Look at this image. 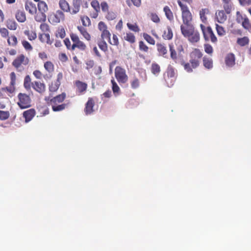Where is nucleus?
Listing matches in <instances>:
<instances>
[{"mask_svg":"<svg viewBox=\"0 0 251 251\" xmlns=\"http://www.w3.org/2000/svg\"><path fill=\"white\" fill-rule=\"evenodd\" d=\"M98 46L103 51L106 52L108 50V45L104 40L101 39L98 41Z\"/></svg>","mask_w":251,"mask_h":251,"instance_id":"42","label":"nucleus"},{"mask_svg":"<svg viewBox=\"0 0 251 251\" xmlns=\"http://www.w3.org/2000/svg\"><path fill=\"white\" fill-rule=\"evenodd\" d=\"M36 115V111L34 108H31L25 111L23 113V117L25 119V123L30 122Z\"/></svg>","mask_w":251,"mask_h":251,"instance_id":"21","label":"nucleus"},{"mask_svg":"<svg viewBox=\"0 0 251 251\" xmlns=\"http://www.w3.org/2000/svg\"><path fill=\"white\" fill-rule=\"evenodd\" d=\"M173 36L172 30L170 26H168L166 30L164 31L162 37L165 40H171Z\"/></svg>","mask_w":251,"mask_h":251,"instance_id":"31","label":"nucleus"},{"mask_svg":"<svg viewBox=\"0 0 251 251\" xmlns=\"http://www.w3.org/2000/svg\"><path fill=\"white\" fill-rule=\"evenodd\" d=\"M7 43L9 46L15 47L18 44V40L14 35H11L7 37Z\"/></svg>","mask_w":251,"mask_h":251,"instance_id":"39","label":"nucleus"},{"mask_svg":"<svg viewBox=\"0 0 251 251\" xmlns=\"http://www.w3.org/2000/svg\"><path fill=\"white\" fill-rule=\"evenodd\" d=\"M151 73L156 75H158L161 71L160 66L156 63H153L151 65Z\"/></svg>","mask_w":251,"mask_h":251,"instance_id":"41","label":"nucleus"},{"mask_svg":"<svg viewBox=\"0 0 251 251\" xmlns=\"http://www.w3.org/2000/svg\"><path fill=\"white\" fill-rule=\"evenodd\" d=\"M194 28L195 26L192 23L182 24L180 25L181 32L184 37Z\"/></svg>","mask_w":251,"mask_h":251,"instance_id":"19","label":"nucleus"},{"mask_svg":"<svg viewBox=\"0 0 251 251\" xmlns=\"http://www.w3.org/2000/svg\"><path fill=\"white\" fill-rule=\"evenodd\" d=\"M35 20L38 22H44L46 20V15L43 12H39L35 16Z\"/></svg>","mask_w":251,"mask_h":251,"instance_id":"40","label":"nucleus"},{"mask_svg":"<svg viewBox=\"0 0 251 251\" xmlns=\"http://www.w3.org/2000/svg\"><path fill=\"white\" fill-rule=\"evenodd\" d=\"M115 76L119 83L125 84L128 79L126 70L121 66H117L115 69Z\"/></svg>","mask_w":251,"mask_h":251,"instance_id":"9","label":"nucleus"},{"mask_svg":"<svg viewBox=\"0 0 251 251\" xmlns=\"http://www.w3.org/2000/svg\"><path fill=\"white\" fill-rule=\"evenodd\" d=\"M126 3L129 6L133 4L136 7H139L141 4V0H126Z\"/></svg>","mask_w":251,"mask_h":251,"instance_id":"53","label":"nucleus"},{"mask_svg":"<svg viewBox=\"0 0 251 251\" xmlns=\"http://www.w3.org/2000/svg\"><path fill=\"white\" fill-rule=\"evenodd\" d=\"M157 50L159 53V54L164 57H166L168 50L167 47L165 44L157 43L156 44Z\"/></svg>","mask_w":251,"mask_h":251,"instance_id":"23","label":"nucleus"},{"mask_svg":"<svg viewBox=\"0 0 251 251\" xmlns=\"http://www.w3.org/2000/svg\"><path fill=\"white\" fill-rule=\"evenodd\" d=\"M215 18L218 23L223 24L227 20L226 13L224 10H217L215 13Z\"/></svg>","mask_w":251,"mask_h":251,"instance_id":"20","label":"nucleus"},{"mask_svg":"<svg viewBox=\"0 0 251 251\" xmlns=\"http://www.w3.org/2000/svg\"><path fill=\"white\" fill-rule=\"evenodd\" d=\"M94 105L95 102L93 99L92 98H89L84 109V111L86 115L90 114L93 112Z\"/></svg>","mask_w":251,"mask_h":251,"instance_id":"22","label":"nucleus"},{"mask_svg":"<svg viewBox=\"0 0 251 251\" xmlns=\"http://www.w3.org/2000/svg\"><path fill=\"white\" fill-rule=\"evenodd\" d=\"M170 56L171 58L174 60L176 63H180L181 60H183L181 55L177 54L176 51L175 50L173 45H169Z\"/></svg>","mask_w":251,"mask_h":251,"instance_id":"18","label":"nucleus"},{"mask_svg":"<svg viewBox=\"0 0 251 251\" xmlns=\"http://www.w3.org/2000/svg\"><path fill=\"white\" fill-rule=\"evenodd\" d=\"M75 85L76 88V92L79 95L84 94L87 90V84L80 80H76L75 82Z\"/></svg>","mask_w":251,"mask_h":251,"instance_id":"14","label":"nucleus"},{"mask_svg":"<svg viewBox=\"0 0 251 251\" xmlns=\"http://www.w3.org/2000/svg\"><path fill=\"white\" fill-rule=\"evenodd\" d=\"M216 29L218 35L220 36H224L226 34L225 29L222 25L216 24Z\"/></svg>","mask_w":251,"mask_h":251,"instance_id":"49","label":"nucleus"},{"mask_svg":"<svg viewBox=\"0 0 251 251\" xmlns=\"http://www.w3.org/2000/svg\"><path fill=\"white\" fill-rule=\"evenodd\" d=\"M70 36L73 42V47H74V50L77 48L81 51L85 52L87 51V47L86 45L83 42L80 40L78 36L76 34L71 33L70 34Z\"/></svg>","mask_w":251,"mask_h":251,"instance_id":"7","label":"nucleus"},{"mask_svg":"<svg viewBox=\"0 0 251 251\" xmlns=\"http://www.w3.org/2000/svg\"><path fill=\"white\" fill-rule=\"evenodd\" d=\"M29 63V59L24 54H20L13 60L12 65L18 72H23Z\"/></svg>","mask_w":251,"mask_h":251,"instance_id":"3","label":"nucleus"},{"mask_svg":"<svg viewBox=\"0 0 251 251\" xmlns=\"http://www.w3.org/2000/svg\"><path fill=\"white\" fill-rule=\"evenodd\" d=\"M204 49L205 52L211 55L213 52V49L211 45L209 44H205L204 45Z\"/></svg>","mask_w":251,"mask_h":251,"instance_id":"57","label":"nucleus"},{"mask_svg":"<svg viewBox=\"0 0 251 251\" xmlns=\"http://www.w3.org/2000/svg\"><path fill=\"white\" fill-rule=\"evenodd\" d=\"M151 20L155 23H159L160 20L156 13H151L150 16Z\"/></svg>","mask_w":251,"mask_h":251,"instance_id":"62","label":"nucleus"},{"mask_svg":"<svg viewBox=\"0 0 251 251\" xmlns=\"http://www.w3.org/2000/svg\"><path fill=\"white\" fill-rule=\"evenodd\" d=\"M91 5L94 9L95 11L90 14V17L93 19H96L99 15L100 10V4L97 0H93L91 2Z\"/></svg>","mask_w":251,"mask_h":251,"instance_id":"15","label":"nucleus"},{"mask_svg":"<svg viewBox=\"0 0 251 251\" xmlns=\"http://www.w3.org/2000/svg\"><path fill=\"white\" fill-rule=\"evenodd\" d=\"M222 2L224 11L227 14H230L233 8V3H232V2L227 1Z\"/></svg>","mask_w":251,"mask_h":251,"instance_id":"36","label":"nucleus"},{"mask_svg":"<svg viewBox=\"0 0 251 251\" xmlns=\"http://www.w3.org/2000/svg\"><path fill=\"white\" fill-rule=\"evenodd\" d=\"M235 56L232 53H228L225 57V63L228 67H232L235 65Z\"/></svg>","mask_w":251,"mask_h":251,"instance_id":"26","label":"nucleus"},{"mask_svg":"<svg viewBox=\"0 0 251 251\" xmlns=\"http://www.w3.org/2000/svg\"><path fill=\"white\" fill-rule=\"evenodd\" d=\"M6 27L12 30H15L17 28L18 24L13 19H8L6 22Z\"/></svg>","mask_w":251,"mask_h":251,"instance_id":"33","label":"nucleus"},{"mask_svg":"<svg viewBox=\"0 0 251 251\" xmlns=\"http://www.w3.org/2000/svg\"><path fill=\"white\" fill-rule=\"evenodd\" d=\"M65 36L66 32L65 29L62 27L58 28L56 33V36L63 39Z\"/></svg>","mask_w":251,"mask_h":251,"instance_id":"54","label":"nucleus"},{"mask_svg":"<svg viewBox=\"0 0 251 251\" xmlns=\"http://www.w3.org/2000/svg\"><path fill=\"white\" fill-rule=\"evenodd\" d=\"M38 38L42 43H46L50 45H51L52 43V41L50 39V35L48 33H39Z\"/></svg>","mask_w":251,"mask_h":251,"instance_id":"24","label":"nucleus"},{"mask_svg":"<svg viewBox=\"0 0 251 251\" xmlns=\"http://www.w3.org/2000/svg\"><path fill=\"white\" fill-rule=\"evenodd\" d=\"M202 63L203 66L207 69L210 70L213 68V63L212 59L206 56L202 58Z\"/></svg>","mask_w":251,"mask_h":251,"instance_id":"27","label":"nucleus"},{"mask_svg":"<svg viewBox=\"0 0 251 251\" xmlns=\"http://www.w3.org/2000/svg\"><path fill=\"white\" fill-rule=\"evenodd\" d=\"M203 54L199 49L195 48L190 53L189 62H185L181 60L180 64L183 66L184 70L188 73H192L193 69L200 66L201 59Z\"/></svg>","mask_w":251,"mask_h":251,"instance_id":"1","label":"nucleus"},{"mask_svg":"<svg viewBox=\"0 0 251 251\" xmlns=\"http://www.w3.org/2000/svg\"><path fill=\"white\" fill-rule=\"evenodd\" d=\"M40 28L44 33L50 31V27L49 25L45 23H42L40 25Z\"/></svg>","mask_w":251,"mask_h":251,"instance_id":"63","label":"nucleus"},{"mask_svg":"<svg viewBox=\"0 0 251 251\" xmlns=\"http://www.w3.org/2000/svg\"><path fill=\"white\" fill-rule=\"evenodd\" d=\"M82 24L84 26H89L91 25V21L88 16H84L81 17Z\"/></svg>","mask_w":251,"mask_h":251,"instance_id":"56","label":"nucleus"},{"mask_svg":"<svg viewBox=\"0 0 251 251\" xmlns=\"http://www.w3.org/2000/svg\"><path fill=\"white\" fill-rule=\"evenodd\" d=\"M64 43L68 50L74 51V47H73V44H71V42L69 38H65L64 40Z\"/></svg>","mask_w":251,"mask_h":251,"instance_id":"59","label":"nucleus"},{"mask_svg":"<svg viewBox=\"0 0 251 251\" xmlns=\"http://www.w3.org/2000/svg\"><path fill=\"white\" fill-rule=\"evenodd\" d=\"M64 19L65 15L60 10H57L55 13L50 14L49 17V22L52 24L59 23L61 21L64 20Z\"/></svg>","mask_w":251,"mask_h":251,"instance_id":"11","label":"nucleus"},{"mask_svg":"<svg viewBox=\"0 0 251 251\" xmlns=\"http://www.w3.org/2000/svg\"><path fill=\"white\" fill-rule=\"evenodd\" d=\"M59 7L65 12H70V6L66 0H60L59 2Z\"/></svg>","mask_w":251,"mask_h":251,"instance_id":"30","label":"nucleus"},{"mask_svg":"<svg viewBox=\"0 0 251 251\" xmlns=\"http://www.w3.org/2000/svg\"><path fill=\"white\" fill-rule=\"evenodd\" d=\"M163 11L165 13L166 18L170 21L174 20V14L170 7L168 6H165L163 8Z\"/></svg>","mask_w":251,"mask_h":251,"instance_id":"35","label":"nucleus"},{"mask_svg":"<svg viewBox=\"0 0 251 251\" xmlns=\"http://www.w3.org/2000/svg\"><path fill=\"white\" fill-rule=\"evenodd\" d=\"M184 37L187 38L188 41L192 43L198 42L200 40V34L199 31L195 29V28L190 32Z\"/></svg>","mask_w":251,"mask_h":251,"instance_id":"13","label":"nucleus"},{"mask_svg":"<svg viewBox=\"0 0 251 251\" xmlns=\"http://www.w3.org/2000/svg\"><path fill=\"white\" fill-rule=\"evenodd\" d=\"M111 82L112 83V89L113 93L114 94H118L120 91V87L113 78L111 80Z\"/></svg>","mask_w":251,"mask_h":251,"instance_id":"52","label":"nucleus"},{"mask_svg":"<svg viewBox=\"0 0 251 251\" xmlns=\"http://www.w3.org/2000/svg\"><path fill=\"white\" fill-rule=\"evenodd\" d=\"M25 9L31 15L36 14L37 12L36 5L32 2H26L25 4Z\"/></svg>","mask_w":251,"mask_h":251,"instance_id":"25","label":"nucleus"},{"mask_svg":"<svg viewBox=\"0 0 251 251\" xmlns=\"http://www.w3.org/2000/svg\"><path fill=\"white\" fill-rule=\"evenodd\" d=\"M144 39L150 44L154 45L155 44V40L149 34L147 33H143Z\"/></svg>","mask_w":251,"mask_h":251,"instance_id":"45","label":"nucleus"},{"mask_svg":"<svg viewBox=\"0 0 251 251\" xmlns=\"http://www.w3.org/2000/svg\"><path fill=\"white\" fill-rule=\"evenodd\" d=\"M77 28L79 30L81 34L87 41H89L91 40V35L88 33L87 29L85 27L82 26H78L77 27Z\"/></svg>","mask_w":251,"mask_h":251,"instance_id":"29","label":"nucleus"},{"mask_svg":"<svg viewBox=\"0 0 251 251\" xmlns=\"http://www.w3.org/2000/svg\"><path fill=\"white\" fill-rule=\"evenodd\" d=\"M18 100L17 103L21 109H25L31 106V100L29 95L20 93L18 95Z\"/></svg>","mask_w":251,"mask_h":251,"instance_id":"6","label":"nucleus"},{"mask_svg":"<svg viewBox=\"0 0 251 251\" xmlns=\"http://www.w3.org/2000/svg\"><path fill=\"white\" fill-rule=\"evenodd\" d=\"M208 12L209 10L207 8L202 9L200 11V18L203 24H206L207 23V18L206 16V14H208Z\"/></svg>","mask_w":251,"mask_h":251,"instance_id":"37","label":"nucleus"},{"mask_svg":"<svg viewBox=\"0 0 251 251\" xmlns=\"http://www.w3.org/2000/svg\"><path fill=\"white\" fill-rule=\"evenodd\" d=\"M241 23H242V26L244 28H245L246 29H249L250 28V23L249 20L248 18L247 17V16H245V18L244 19V20L242 21V22Z\"/></svg>","mask_w":251,"mask_h":251,"instance_id":"60","label":"nucleus"},{"mask_svg":"<svg viewBox=\"0 0 251 251\" xmlns=\"http://www.w3.org/2000/svg\"><path fill=\"white\" fill-rule=\"evenodd\" d=\"M100 7L104 17L107 21H113L116 18V12L109 9V6L106 1L101 2Z\"/></svg>","mask_w":251,"mask_h":251,"instance_id":"8","label":"nucleus"},{"mask_svg":"<svg viewBox=\"0 0 251 251\" xmlns=\"http://www.w3.org/2000/svg\"><path fill=\"white\" fill-rule=\"evenodd\" d=\"M32 88L37 92L42 94L46 91V85L44 83L35 81L31 83Z\"/></svg>","mask_w":251,"mask_h":251,"instance_id":"17","label":"nucleus"},{"mask_svg":"<svg viewBox=\"0 0 251 251\" xmlns=\"http://www.w3.org/2000/svg\"><path fill=\"white\" fill-rule=\"evenodd\" d=\"M16 20L20 23H24L26 21V18L24 10H18L15 14Z\"/></svg>","mask_w":251,"mask_h":251,"instance_id":"28","label":"nucleus"},{"mask_svg":"<svg viewBox=\"0 0 251 251\" xmlns=\"http://www.w3.org/2000/svg\"><path fill=\"white\" fill-rule=\"evenodd\" d=\"M131 87L132 89H135L138 88L140 85V81L138 78L134 77L133 80L130 81Z\"/></svg>","mask_w":251,"mask_h":251,"instance_id":"55","label":"nucleus"},{"mask_svg":"<svg viewBox=\"0 0 251 251\" xmlns=\"http://www.w3.org/2000/svg\"><path fill=\"white\" fill-rule=\"evenodd\" d=\"M236 20L238 23H241L245 18V15H242L240 11H237L236 13Z\"/></svg>","mask_w":251,"mask_h":251,"instance_id":"61","label":"nucleus"},{"mask_svg":"<svg viewBox=\"0 0 251 251\" xmlns=\"http://www.w3.org/2000/svg\"><path fill=\"white\" fill-rule=\"evenodd\" d=\"M204 39L206 41H211L212 43L217 42V38L210 26L205 27L203 24L200 25Z\"/></svg>","mask_w":251,"mask_h":251,"instance_id":"5","label":"nucleus"},{"mask_svg":"<svg viewBox=\"0 0 251 251\" xmlns=\"http://www.w3.org/2000/svg\"><path fill=\"white\" fill-rule=\"evenodd\" d=\"M44 67L46 71L49 74H52L54 70V66L52 62L50 61H46L44 63Z\"/></svg>","mask_w":251,"mask_h":251,"instance_id":"34","label":"nucleus"},{"mask_svg":"<svg viewBox=\"0 0 251 251\" xmlns=\"http://www.w3.org/2000/svg\"><path fill=\"white\" fill-rule=\"evenodd\" d=\"M31 78L29 75H27L25 76L24 81V86L25 89L27 90H29L31 88Z\"/></svg>","mask_w":251,"mask_h":251,"instance_id":"43","label":"nucleus"},{"mask_svg":"<svg viewBox=\"0 0 251 251\" xmlns=\"http://www.w3.org/2000/svg\"><path fill=\"white\" fill-rule=\"evenodd\" d=\"M139 49L141 51L146 53L148 52L149 50V47L143 41L139 42Z\"/></svg>","mask_w":251,"mask_h":251,"instance_id":"51","label":"nucleus"},{"mask_svg":"<svg viewBox=\"0 0 251 251\" xmlns=\"http://www.w3.org/2000/svg\"><path fill=\"white\" fill-rule=\"evenodd\" d=\"M167 77L165 80L169 86H172L176 80V73L174 68L169 67L167 70Z\"/></svg>","mask_w":251,"mask_h":251,"instance_id":"12","label":"nucleus"},{"mask_svg":"<svg viewBox=\"0 0 251 251\" xmlns=\"http://www.w3.org/2000/svg\"><path fill=\"white\" fill-rule=\"evenodd\" d=\"M108 43L113 46H118L119 45V39L117 36L114 34L112 36V40H111V37L107 39Z\"/></svg>","mask_w":251,"mask_h":251,"instance_id":"48","label":"nucleus"},{"mask_svg":"<svg viewBox=\"0 0 251 251\" xmlns=\"http://www.w3.org/2000/svg\"><path fill=\"white\" fill-rule=\"evenodd\" d=\"M128 28L135 32H139L140 30V29L136 23L131 24L129 23H127L126 24Z\"/></svg>","mask_w":251,"mask_h":251,"instance_id":"46","label":"nucleus"},{"mask_svg":"<svg viewBox=\"0 0 251 251\" xmlns=\"http://www.w3.org/2000/svg\"><path fill=\"white\" fill-rule=\"evenodd\" d=\"M10 114L9 112L7 111H2L0 110V120H5L8 119L9 117Z\"/></svg>","mask_w":251,"mask_h":251,"instance_id":"58","label":"nucleus"},{"mask_svg":"<svg viewBox=\"0 0 251 251\" xmlns=\"http://www.w3.org/2000/svg\"><path fill=\"white\" fill-rule=\"evenodd\" d=\"M82 4V0H73L72 7H70V14L75 15L78 13L80 11V6Z\"/></svg>","mask_w":251,"mask_h":251,"instance_id":"16","label":"nucleus"},{"mask_svg":"<svg viewBox=\"0 0 251 251\" xmlns=\"http://www.w3.org/2000/svg\"><path fill=\"white\" fill-rule=\"evenodd\" d=\"M61 84L56 81L52 82L49 86V90L51 92H55L59 89Z\"/></svg>","mask_w":251,"mask_h":251,"instance_id":"47","label":"nucleus"},{"mask_svg":"<svg viewBox=\"0 0 251 251\" xmlns=\"http://www.w3.org/2000/svg\"><path fill=\"white\" fill-rule=\"evenodd\" d=\"M177 3L181 11L182 24L192 23L193 16L188 6L183 3L180 0H177Z\"/></svg>","mask_w":251,"mask_h":251,"instance_id":"4","label":"nucleus"},{"mask_svg":"<svg viewBox=\"0 0 251 251\" xmlns=\"http://www.w3.org/2000/svg\"><path fill=\"white\" fill-rule=\"evenodd\" d=\"M0 34L3 38H7L8 37L9 31L4 27L0 28Z\"/></svg>","mask_w":251,"mask_h":251,"instance_id":"64","label":"nucleus"},{"mask_svg":"<svg viewBox=\"0 0 251 251\" xmlns=\"http://www.w3.org/2000/svg\"><path fill=\"white\" fill-rule=\"evenodd\" d=\"M98 28L101 32L100 37L101 39L104 40L109 39L111 37V33L108 30V27L106 24L103 21H100L98 23Z\"/></svg>","mask_w":251,"mask_h":251,"instance_id":"10","label":"nucleus"},{"mask_svg":"<svg viewBox=\"0 0 251 251\" xmlns=\"http://www.w3.org/2000/svg\"><path fill=\"white\" fill-rule=\"evenodd\" d=\"M249 39L248 37L245 36L242 38H238L237 40V44L240 47H244L249 43Z\"/></svg>","mask_w":251,"mask_h":251,"instance_id":"38","label":"nucleus"},{"mask_svg":"<svg viewBox=\"0 0 251 251\" xmlns=\"http://www.w3.org/2000/svg\"><path fill=\"white\" fill-rule=\"evenodd\" d=\"M124 39L131 44L135 43L136 42L135 35L130 32H126V35L124 37Z\"/></svg>","mask_w":251,"mask_h":251,"instance_id":"32","label":"nucleus"},{"mask_svg":"<svg viewBox=\"0 0 251 251\" xmlns=\"http://www.w3.org/2000/svg\"><path fill=\"white\" fill-rule=\"evenodd\" d=\"M66 94L63 92L55 97L49 96L45 98V101L49 105H51L52 109L54 112H58L64 110L67 107L66 103H61L66 99Z\"/></svg>","mask_w":251,"mask_h":251,"instance_id":"2","label":"nucleus"},{"mask_svg":"<svg viewBox=\"0 0 251 251\" xmlns=\"http://www.w3.org/2000/svg\"><path fill=\"white\" fill-rule=\"evenodd\" d=\"M38 8L39 11L45 13L48 10V6L46 2L40 1L38 4Z\"/></svg>","mask_w":251,"mask_h":251,"instance_id":"50","label":"nucleus"},{"mask_svg":"<svg viewBox=\"0 0 251 251\" xmlns=\"http://www.w3.org/2000/svg\"><path fill=\"white\" fill-rule=\"evenodd\" d=\"M24 34L27 36L28 39L30 41L34 40L37 38V35L35 31L25 30L24 31Z\"/></svg>","mask_w":251,"mask_h":251,"instance_id":"44","label":"nucleus"}]
</instances>
